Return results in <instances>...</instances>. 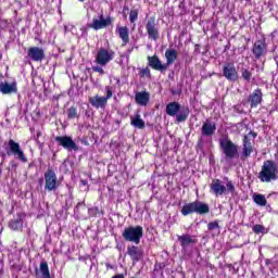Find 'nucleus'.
Returning <instances> with one entry per match:
<instances>
[{"instance_id": "nucleus-1", "label": "nucleus", "mask_w": 278, "mask_h": 278, "mask_svg": "<svg viewBox=\"0 0 278 278\" xmlns=\"http://www.w3.org/2000/svg\"><path fill=\"white\" fill-rule=\"evenodd\" d=\"M278 167L275 161L267 160L263 163L261 172L258 173V179L262 184H270V181H277Z\"/></svg>"}, {"instance_id": "nucleus-19", "label": "nucleus", "mask_w": 278, "mask_h": 278, "mask_svg": "<svg viewBox=\"0 0 278 278\" xmlns=\"http://www.w3.org/2000/svg\"><path fill=\"white\" fill-rule=\"evenodd\" d=\"M89 103L97 110H99V108L103 109L108 105V98L94 96L89 98Z\"/></svg>"}, {"instance_id": "nucleus-32", "label": "nucleus", "mask_w": 278, "mask_h": 278, "mask_svg": "<svg viewBox=\"0 0 278 278\" xmlns=\"http://www.w3.org/2000/svg\"><path fill=\"white\" fill-rule=\"evenodd\" d=\"M66 114H67L68 121L79 118V112L77 111V108H75V106H71L70 109H67Z\"/></svg>"}, {"instance_id": "nucleus-16", "label": "nucleus", "mask_w": 278, "mask_h": 278, "mask_svg": "<svg viewBox=\"0 0 278 278\" xmlns=\"http://www.w3.org/2000/svg\"><path fill=\"white\" fill-rule=\"evenodd\" d=\"M135 101L137 105L147 108V105H149V101H151V94L149 93V91H138L135 94Z\"/></svg>"}, {"instance_id": "nucleus-12", "label": "nucleus", "mask_w": 278, "mask_h": 278, "mask_svg": "<svg viewBox=\"0 0 278 278\" xmlns=\"http://www.w3.org/2000/svg\"><path fill=\"white\" fill-rule=\"evenodd\" d=\"M223 76L228 81H238V70H236V65H233V63H228L224 65Z\"/></svg>"}, {"instance_id": "nucleus-22", "label": "nucleus", "mask_w": 278, "mask_h": 278, "mask_svg": "<svg viewBox=\"0 0 278 278\" xmlns=\"http://www.w3.org/2000/svg\"><path fill=\"white\" fill-rule=\"evenodd\" d=\"M242 146V157H251V153L253 152V143H251L249 136L245 135L243 137Z\"/></svg>"}, {"instance_id": "nucleus-24", "label": "nucleus", "mask_w": 278, "mask_h": 278, "mask_svg": "<svg viewBox=\"0 0 278 278\" xmlns=\"http://www.w3.org/2000/svg\"><path fill=\"white\" fill-rule=\"evenodd\" d=\"M178 53L175 49H167L165 51V66L168 70V66H172V64H175V61L177 60Z\"/></svg>"}, {"instance_id": "nucleus-10", "label": "nucleus", "mask_w": 278, "mask_h": 278, "mask_svg": "<svg viewBox=\"0 0 278 278\" xmlns=\"http://www.w3.org/2000/svg\"><path fill=\"white\" fill-rule=\"evenodd\" d=\"M54 140L58 142L59 147H63L66 151H79V147L73 141L72 137L56 136Z\"/></svg>"}, {"instance_id": "nucleus-38", "label": "nucleus", "mask_w": 278, "mask_h": 278, "mask_svg": "<svg viewBox=\"0 0 278 278\" xmlns=\"http://www.w3.org/2000/svg\"><path fill=\"white\" fill-rule=\"evenodd\" d=\"M92 71L94 73H100V75H105V71H103V67H101L99 65L92 66Z\"/></svg>"}, {"instance_id": "nucleus-34", "label": "nucleus", "mask_w": 278, "mask_h": 278, "mask_svg": "<svg viewBox=\"0 0 278 278\" xmlns=\"http://www.w3.org/2000/svg\"><path fill=\"white\" fill-rule=\"evenodd\" d=\"M252 231L255 233H266V227H264V225L256 224L253 226Z\"/></svg>"}, {"instance_id": "nucleus-27", "label": "nucleus", "mask_w": 278, "mask_h": 278, "mask_svg": "<svg viewBox=\"0 0 278 278\" xmlns=\"http://www.w3.org/2000/svg\"><path fill=\"white\" fill-rule=\"evenodd\" d=\"M127 255L131 257L134 262H139L140 261V248L136 245H131L127 248Z\"/></svg>"}, {"instance_id": "nucleus-42", "label": "nucleus", "mask_w": 278, "mask_h": 278, "mask_svg": "<svg viewBox=\"0 0 278 278\" xmlns=\"http://www.w3.org/2000/svg\"><path fill=\"white\" fill-rule=\"evenodd\" d=\"M40 136H42V132L37 131V132H36V136L34 137L35 140H36V142H38V140H40Z\"/></svg>"}, {"instance_id": "nucleus-21", "label": "nucleus", "mask_w": 278, "mask_h": 278, "mask_svg": "<svg viewBox=\"0 0 278 278\" xmlns=\"http://www.w3.org/2000/svg\"><path fill=\"white\" fill-rule=\"evenodd\" d=\"M16 81H13L12 84L8 83H0V92L2 94H13L17 92Z\"/></svg>"}, {"instance_id": "nucleus-6", "label": "nucleus", "mask_w": 278, "mask_h": 278, "mask_svg": "<svg viewBox=\"0 0 278 278\" xmlns=\"http://www.w3.org/2000/svg\"><path fill=\"white\" fill-rule=\"evenodd\" d=\"M4 151H7V155H13L15 160L23 162V164H27V156L21 148V143L14 141V139L9 140L7 147L4 148Z\"/></svg>"}, {"instance_id": "nucleus-13", "label": "nucleus", "mask_w": 278, "mask_h": 278, "mask_svg": "<svg viewBox=\"0 0 278 278\" xmlns=\"http://www.w3.org/2000/svg\"><path fill=\"white\" fill-rule=\"evenodd\" d=\"M177 240L184 252H187L188 248L191 247V244H197L198 242L197 236H192V235L177 236Z\"/></svg>"}, {"instance_id": "nucleus-36", "label": "nucleus", "mask_w": 278, "mask_h": 278, "mask_svg": "<svg viewBox=\"0 0 278 278\" xmlns=\"http://www.w3.org/2000/svg\"><path fill=\"white\" fill-rule=\"evenodd\" d=\"M208 231H214L217 229V231H220V226L218 225V222H211L207 224Z\"/></svg>"}, {"instance_id": "nucleus-28", "label": "nucleus", "mask_w": 278, "mask_h": 278, "mask_svg": "<svg viewBox=\"0 0 278 278\" xmlns=\"http://www.w3.org/2000/svg\"><path fill=\"white\" fill-rule=\"evenodd\" d=\"M117 34L123 40L124 45H127V42H129V28L124 26L117 27Z\"/></svg>"}, {"instance_id": "nucleus-26", "label": "nucleus", "mask_w": 278, "mask_h": 278, "mask_svg": "<svg viewBox=\"0 0 278 278\" xmlns=\"http://www.w3.org/2000/svg\"><path fill=\"white\" fill-rule=\"evenodd\" d=\"M130 125L132 127H136L137 129H144L146 125H144V121L143 118L140 116V113H136L135 116L130 117Z\"/></svg>"}, {"instance_id": "nucleus-30", "label": "nucleus", "mask_w": 278, "mask_h": 278, "mask_svg": "<svg viewBox=\"0 0 278 278\" xmlns=\"http://www.w3.org/2000/svg\"><path fill=\"white\" fill-rule=\"evenodd\" d=\"M39 273L41 274V278H51V273L49 271V264H47V262L40 263Z\"/></svg>"}, {"instance_id": "nucleus-8", "label": "nucleus", "mask_w": 278, "mask_h": 278, "mask_svg": "<svg viewBox=\"0 0 278 278\" xmlns=\"http://www.w3.org/2000/svg\"><path fill=\"white\" fill-rule=\"evenodd\" d=\"M146 31L149 40H160V25L157 24V21H155L154 16L148 18L146 23Z\"/></svg>"}, {"instance_id": "nucleus-9", "label": "nucleus", "mask_w": 278, "mask_h": 278, "mask_svg": "<svg viewBox=\"0 0 278 278\" xmlns=\"http://www.w3.org/2000/svg\"><path fill=\"white\" fill-rule=\"evenodd\" d=\"M114 51L105 48H100L96 55V62L100 66H108L114 60Z\"/></svg>"}, {"instance_id": "nucleus-44", "label": "nucleus", "mask_w": 278, "mask_h": 278, "mask_svg": "<svg viewBox=\"0 0 278 278\" xmlns=\"http://www.w3.org/2000/svg\"><path fill=\"white\" fill-rule=\"evenodd\" d=\"M198 144H199V147H203V138L199 139V143Z\"/></svg>"}, {"instance_id": "nucleus-3", "label": "nucleus", "mask_w": 278, "mask_h": 278, "mask_svg": "<svg viewBox=\"0 0 278 278\" xmlns=\"http://www.w3.org/2000/svg\"><path fill=\"white\" fill-rule=\"evenodd\" d=\"M180 212L182 216H190V214H199L200 216H203L210 214V205L201 201H194L185 204Z\"/></svg>"}, {"instance_id": "nucleus-20", "label": "nucleus", "mask_w": 278, "mask_h": 278, "mask_svg": "<svg viewBox=\"0 0 278 278\" xmlns=\"http://www.w3.org/2000/svg\"><path fill=\"white\" fill-rule=\"evenodd\" d=\"M23 218H25V215L23 213H18L16 217L9 222L10 229L18 231V229L23 227Z\"/></svg>"}, {"instance_id": "nucleus-15", "label": "nucleus", "mask_w": 278, "mask_h": 278, "mask_svg": "<svg viewBox=\"0 0 278 278\" xmlns=\"http://www.w3.org/2000/svg\"><path fill=\"white\" fill-rule=\"evenodd\" d=\"M148 64L154 71H160L161 73H164L167 71L165 63L162 64V61L157 55L148 56Z\"/></svg>"}, {"instance_id": "nucleus-33", "label": "nucleus", "mask_w": 278, "mask_h": 278, "mask_svg": "<svg viewBox=\"0 0 278 278\" xmlns=\"http://www.w3.org/2000/svg\"><path fill=\"white\" fill-rule=\"evenodd\" d=\"M241 77L244 81H251V77H253V73L249 71L247 67H241Z\"/></svg>"}, {"instance_id": "nucleus-31", "label": "nucleus", "mask_w": 278, "mask_h": 278, "mask_svg": "<svg viewBox=\"0 0 278 278\" xmlns=\"http://www.w3.org/2000/svg\"><path fill=\"white\" fill-rule=\"evenodd\" d=\"M253 201L256 203V205H260L261 207H264L268 201H266V197L264 194H254Z\"/></svg>"}, {"instance_id": "nucleus-46", "label": "nucleus", "mask_w": 278, "mask_h": 278, "mask_svg": "<svg viewBox=\"0 0 278 278\" xmlns=\"http://www.w3.org/2000/svg\"><path fill=\"white\" fill-rule=\"evenodd\" d=\"M12 168H16V164L13 163V164H12Z\"/></svg>"}, {"instance_id": "nucleus-5", "label": "nucleus", "mask_w": 278, "mask_h": 278, "mask_svg": "<svg viewBox=\"0 0 278 278\" xmlns=\"http://www.w3.org/2000/svg\"><path fill=\"white\" fill-rule=\"evenodd\" d=\"M142 236H144V228H142V226H129L125 228L122 233V238H124L126 242H134V244H140Z\"/></svg>"}, {"instance_id": "nucleus-11", "label": "nucleus", "mask_w": 278, "mask_h": 278, "mask_svg": "<svg viewBox=\"0 0 278 278\" xmlns=\"http://www.w3.org/2000/svg\"><path fill=\"white\" fill-rule=\"evenodd\" d=\"M45 179H46V190L49 192H53L54 190H58V175H55V172L53 169H48L45 173Z\"/></svg>"}, {"instance_id": "nucleus-7", "label": "nucleus", "mask_w": 278, "mask_h": 278, "mask_svg": "<svg viewBox=\"0 0 278 278\" xmlns=\"http://www.w3.org/2000/svg\"><path fill=\"white\" fill-rule=\"evenodd\" d=\"M112 25V17H104L103 13L98 14L92 18V22L87 24L89 29H94V31H99V29H105V27H110Z\"/></svg>"}, {"instance_id": "nucleus-25", "label": "nucleus", "mask_w": 278, "mask_h": 278, "mask_svg": "<svg viewBox=\"0 0 278 278\" xmlns=\"http://www.w3.org/2000/svg\"><path fill=\"white\" fill-rule=\"evenodd\" d=\"M180 110H181V105L178 104V102H169L166 105L165 112L167 116H175L176 114H179Z\"/></svg>"}, {"instance_id": "nucleus-41", "label": "nucleus", "mask_w": 278, "mask_h": 278, "mask_svg": "<svg viewBox=\"0 0 278 278\" xmlns=\"http://www.w3.org/2000/svg\"><path fill=\"white\" fill-rule=\"evenodd\" d=\"M75 28V26L71 25V26H64V31L65 34L68 33V31H73V29Z\"/></svg>"}, {"instance_id": "nucleus-18", "label": "nucleus", "mask_w": 278, "mask_h": 278, "mask_svg": "<svg viewBox=\"0 0 278 278\" xmlns=\"http://www.w3.org/2000/svg\"><path fill=\"white\" fill-rule=\"evenodd\" d=\"M201 134L206 138H212L213 135L216 134V124L214 122L206 121L202 125Z\"/></svg>"}, {"instance_id": "nucleus-2", "label": "nucleus", "mask_w": 278, "mask_h": 278, "mask_svg": "<svg viewBox=\"0 0 278 278\" xmlns=\"http://www.w3.org/2000/svg\"><path fill=\"white\" fill-rule=\"evenodd\" d=\"M210 192L214 194V197H223L225 194H235L236 186L233 181L227 180L226 186L220 179H213L210 184Z\"/></svg>"}, {"instance_id": "nucleus-29", "label": "nucleus", "mask_w": 278, "mask_h": 278, "mask_svg": "<svg viewBox=\"0 0 278 278\" xmlns=\"http://www.w3.org/2000/svg\"><path fill=\"white\" fill-rule=\"evenodd\" d=\"M175 116L178 123H186V121H188V116H190V110L182 109Z\"/></svg>"}, {"instance_id": "nucleus-39", "label": "nucleus", "mask_w": 278, "mask_h": 278, "mask_svg": "<svg viewBox=\"0 0 278 278\" xmlns=\"http://www.w3.org/2000/svg\"><path fill=\"white\" fill-rule=\"evenodd\" d=\"M106 90V97H104V99H106V101L112 97V87H105Z\"/></svg>"}, {"instance_id": "nucleus-4", "label": "nucleus", "mask_w": 278, "mask_h": 278, "mask_svg": "<svg viewBox=\"0 0 278 278\" xmlns=\"http://www.w3.org/2000/svg\"><path fill=\"white\" fill-rule=\"evenodd\" d=\"M219 147L227 162L240 157V152L238 151V144L233 143L229 138H223L219 140Z\"/></svg>"}, {"instance_id": "nucleus-40", "label": "nucleus", "mask_w": 278, "mask_h": 278, "mask_svg": "<svg viewBox=\"0 0 278 278\" xmlns=\"http://www.w3.org/2000/svg\"><path fill=\"white\" fill-rule=\"evenodd\" d=\"M97 207H93V208H89L88 212H89V216H96L97 215Z\"/></svg>"}, {"instance_id": "nucleus-37", "label": "nucleus", "mask_w": 278, "mask_h": 278, "mask_svg": "<svg viewBox=\"0 0 278 278\" xmlns=\"http://www.w3.org/2000/svg\"><path fill=\"white\" fill-rule=\"evenodd\" d=\"M139 77H151V70L149 67H144L139 72Z\"/></svg>"}, {"instance_id": "nucleus-45", "label": "nucleus", "mask_w": 278, "mask_h": 278, "mask_svg": "<svg viewBox=\"0 0 278 278\" xmlns=\"http://www.w3.org/2000/svg\"><path fill=\"white\" fill-rule=\"evenodd\" d=\"M250 136H253V138H257V134L250 131Z\"/></svg>"}, {"instance_id": "nucleus-35", "label": "nucleus", "mask_w": 278, "mask_h": 278, "mask_svg": "<svg viewBox=\"0 0 278 278\" xmlns=\"http://www.w3.org/2000/svg\"><path fill=\"white\" fill-rule=\"evenodd\" d=\"M129 21H130V23H136V21H138V10L137 9L130 10Z\"/></svg>"}, {"instance_id": "nucleus-43", "label": "nucleus", "mask_w": 278, "mask_h": 278, "mask_svg": "<svg viewBox=\"0 0 278 278\" xmlns=\"http://www.w3.org/2000/svg\"><path fill=\"white\" fill-rule=\"evenodd\" d=\"M81 205H86V203L79 202V203L76 205V210H79V207H81Z\"/></svg>"}, {"instance_id": "nucleus-17", "label": "nucleus", "mask_w": 278, "mask_h": 278, "mask_svg": "<svg viewBox=\"0 0 278 278\" xmlns=\"http://www.w3.org/2000/svg\"><path fill=\"white\" fill-rule=\"evenodd\" d=\"M28 58L34 62H42V59L45 58V50L38 47L29 48Z\"/></svg>"}, {"instance_id": "nucleus-23", "label": "nucleus", "mask_w": 278, "mask_h": 278, "mask_svg": "<svg viewBox=\"0 0 278 278\" xmlns=\"http://www.w3.org/2000/svg\"><path fill=\"white\" fill-rule=\"evenodd\" d=\"M251 108H257L262 103V89L254 90L249 98Z\"/></svg>"}, {"instance_id": "nucleus-14", "label": "nucleus", "mask_w": 278, "mask_h": 278, "mask_svg": "<svg viewBox=\"0 0 278 278\" xmlns=\"http://www.w3.org/2000/svg\"><path fill=\"white\" fill-rule=\"evenodd\" d=\"M252 53L255 60H260L263 55H266V41L265 40H257L255 41Z\"/></svg>"}, {"instance_id": "nucleus-47", "label": "nucleus", "mask_w": 278, "mask_h": 278, "mask_svg": "<svg viewBox=\"0 0 278 278\" xmlns=\"http://www.w3.org/2000/svg\"><path fill=\"white\" fill-rule=\"evenodd\" d=\"M83 184H86V181H83Z\"/></svg>"}]
</instances>
